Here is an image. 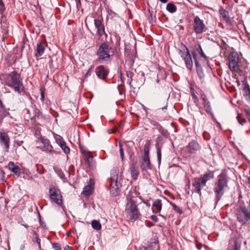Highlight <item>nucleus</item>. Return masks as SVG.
Here are the masks:
<instances>
[{
  "instance_id": "aec40b11",
  "label": "nucleus",
  "mask_w": 250,
  "mask_h": 250,
  "mask_svg": "<svg viewBox=\"0 0 250 250\" xmlns=\"http://www.w3.org/2000/svg\"><path fill=\"white\" fill-rule=\"evenodd\" d=\"M188 151L190 153H193L200 148L199 144L195 141L190 142L187 147Z\"/></svg>"
},
{
  "instance_id": "09e8293b",
  "label": "nucleus",
  "mask_w": 250,
  "mask_h": 250,
  "mask_svg": "<svg viewBox=\"0 0 250 250\" xmlns=\"http://www.w3.org/2000/svg\"><path fill=\"white\" fill-rule=\"evenodd\" d=\"M248 87L249 88H250V85L248 83H247L245 85V86L244 87V90L245 91L247 94H249V90Z\"/></svg>"
},
{
  "instance_id": "052dcab7",
  "label": "nucleus",
  "mask_w": 250,
  "mask_h": 250,
  "mask_svg": "<svg viewBox=\"0 0 250 250\" xmlns=\"http://www.w3.org/2000/svg\"><path fill=\"white\" fill-rule=\"evenodd\" d=\"M25 228H28L29 227V226L27 225H24V224H23L22 225Z\"/></svg>"
},
{
  "instance_id": "c85d7f7f",
  "label": "nucleus",
  "mask_w": 250,
  "mask_h": 250,
  "mask_svg": "<svg viewBox=\"0 0 250 250\" xmlns=\"http://www.w3.org/2000/svg\"><path fill=\"white\" fill-rule=\"evenodd\" d=\"M166 9L170 13H173L176 11L177 7L172 3H168L167 5Z\"/></svg>"
},
{
  "instance_id": "a878e982",
  "label": "nucleus",
  "mask_w": 250,
  "mask_h": 250,
  "mask_svg": "<svg viewBox=\"0 0 250 250\" xmlns=\"http://www.w3.org/2000/svg\"><path fill=\"white\" fill-rule=\"evenodd\" d=\"M9 115V113L4 106L0 107V124L2 123L3 119Z\"/></svg>"
},
{
  "instance_id": "f8f14e48",
  "label": "nucleus",
  "mask_w": 250,
  "mask_h": 250,
  "mask_svg": "<svg viewBox=\"0 0 250 250\" xmlns=\"http://www.w3.org/2000/svg\"><path fill=\"white\" fill-rule=\"evenodd\" d=\"M206 186L203 181L199 178H195L192 180V192H196L201 195V188Z\"/></svg>"
},
{
  "instance_id": "393cba45",
  "label": "nucleus",
  "mask_w": 250,
  "mask_h": 250,
  "mask_svg": "<svg viewBox=\"0 0 250 250\" xmlns=\"http://www.w3.org/2000/svg\"><path fill=\"white\" fill-rule=\"evenodd\" d=\"M131 174L132 178L136 180L138 176L139 171L137 167H136V163H133L131 165Z\"/></svg>"
},
{
  "instance_id": "49530a36",
  "label": "nucleus",
  "mask_w": 250,
  "mask_h": 250,
  "mask_svg": "<svg viewBox=\"0 0 250 250\" xmlns=\"http://www.w3.org/2000/svg\"><path fill=\"white\" fill-rule=\"evenodd\" d=\"M41 100L42 102L44 100V89L43 88L41 89Z\"/></svg>"
},
{
  "instance_id": "412c9836",
  "label": "nucleus",
  "mask_w": 250,
  "mask_h": 250,
  "mask_svg": "<svg viewBox=\"0 0 250 250\" xmlns=\"http://www.w3.org/2000/svg\"><path fill=\"white\" fill-rule=\"evenodd\" d=\"M219 14L223 17V20L227 23H231V20L229 16L228 11L225 10L224 8H221L219 10Z\"/></svg>"
},
{
  "instance_id": "5701e85b",
  "label": "nucleus",
  "mask_w": 250,
  "mask_h": 250,
  "mask_svg": "<svg viewBox=\"0 0 250 250\" xmlns=\"http://www.w3.org/2000/svg\"><path fill=\"white\" fill-rule=\"evenodd\" d=\"M140 167L143 170H147V169H151L149 159L143 158V161Z\"/></svg>"
},
{
  "instance_id": "680f3d73",
  "label": "nucleus",
  "mask_w": 250,
  "mask_h": 250,
  "mask_svg": "<svg viewBox=\"0 0 250 250\" xmlns=\"http://www.w3.org/2000/svg\"><path fill=\"white\" fill-rule=\"evenodd\" d=\"M154 125H159V123H157V122H155L154 124H153Z\"/></svg>"
},
{
  "instance_id": "c756f323",
  "label": "nucleus",
  "mask_w": 250,
  "mask_h": 250,
  "mask_svg": "<svg viewBox=\"0 0 250 250\" xmlns=\"http://www.w3.org/2000/svg\"><path fill=\"white\" fill-rule=\"evenodd\" d=\"M156 148L157 150V159L159 164H160L161 160V148L162 146H159L158 144L156 145Z\"/></svg>"
},
{
  "instance_id": "f03ea898",
  "label": "nucleus",
  "mask_w": 250,
  "mask_h": 250,
  "mask_svg": "<svg viewBox=\"0 0 250 250\" xmlns=\"http://www.w3.org/2000/svg\"><path fill=\"white\" fill-rule=\"evenodd\" d=\"M228 179L226 175L222 172L218 176V180L214 184L213 188L215 194V201L217 203L224 194L226 188L228 187Z\"/></svg>"
},
{
  "instance_id": "423d86ee",
  "label": "nucleus",
  "mask_w": 250,
  "mask_h": 250,
  "mask_svg": "<svg viewBox=\"0 0 250 250\" xmlns=\"http://www.w3.org/2000/svg\"><path fill=\"white\" fill-rule=\"evenodd\" d=\"M237 218L240 223L245 225L250 219V210L244 206H240L238 209Z\"/></svg>"
},
{
  "instance_id": "6ab92c4d",
  "label": "nucleus",
  "mask_w": 250,
  "mask_h": 250,
  "mask_svg": "<svg viewBox=\"0 0 250 250\" xmlns=\"http://www.w3.org/2000/svg\"><path fill=\"white\" fill-rule=\"evenodd\" d=\"M0 140L4 144V147L7 151L9 147V138L8 136L4 133L0 132Z\"/></svg>"
},
{
  "instance_id": "a211bd4d",
  "label": "nucleus",
  "mask_w": 250,
  "mask_h": 250,
  "mask_svg": "<svg viewBox=\"0 0 250 250\" xmlns=\"http://www.w3.org/2000/svg\"><path fill=\"white\" fill-rule=\"evenodd\" d=\"M202 98L203 101V104L207 113L208 114L212 115L211 107L210 102L207 98L205 94H202Z\"/></svg>"
},
{
  "instance_id": "f257e3e1",
  "label": "nucleus",
  "mask_w": 250,
  "mask_h": 250,
  "mask_svg": "<svg viewBox=\"0 0 250 250\" xmlns=\"http://www.w3.org/2000/svg\"><path fill=\"white\" fill-rule=\"evenodd\" d=\"M96 54L98 56L97 61L99 63H108L112 60L114 51L111 47L104 42L99 47Z\"/></svg>"
},
{
  "instance_id": "338daca9",
  "label": "nucleus",
  "mask_w": 250,
  "mask_h": 250,
  "mask_svg": "<svg viewBox=\"0 0 250 250\" xmlns=\"http://www.w3.org/2000/svg\"><path fill=\"white\" fill-rule=\"evenodd\" d=\"M148 20L150 21V20H151V19H148Z\"/></svg>"
},
{
  "instance_id": "4d7b16f0",
  "label": "nucleus",
  "mask_w": 250,
  "mask_h": 250,
  "mask_svg": "<svg viewBox=\"0 0 250 250\" xmlns=\"http://www.w3.org/2000/svg\"><path fill=\"white\" fill-rule=\"evenodd\" d=\"M161 2L165 3L167 1V0H159Z\"/></svg>"
},
{
  "instance_id": "37998d69",
  "label": "nucleus",
  "mask_w": 250,
  "mask_h": 250,
  "mask_svg": "<svg viewBox=\"0 0 250 250\" xmlns=\"http://www.w3.org/2000/svg\"><path fill=\"white\" fill-rule=\"evenodd\" d=\"M119 148H120V154L121 158L122 160L123 161L124 158V150L123 148L122 145H121V144H119Z\"/></svg>"
},
{
  "instance_id": "8fccbe9b",
  "label": "nucleus",
  "mask_w": 250,
  "mask_h": 250,
  "mask_svg": "<svg viewBox=\"0 0 250 250\" xmlns=\"http://www.w3.org/2000/svg\"><path fill=\"white\" fill-rule=\"evenodd\" d=\"M150 218L153 221L155 222H157L158 221L157 217L155 215H151Z\"/></svg>"
},
{
  "instance_id": "864d4df0",
  "label": "nucleus",
  "mask_w": 250,
  "mask_h": 250,
  "mask_svg": "<svg viewBox=\"0 0 250 250\" xmlns=\"http://www.w3.org/2000/svg\"><path fill=\"white\" fill-rule=\"evenodd\" d=\"M64 250H71V249L70 247L69 246H68V245H66V246L64 247Z\"/></svg>"
},
{
  "instance_id": "9b49d317",
  "label": "nucleus",
  "mask_w": 250,
  "mask_h": 250,
  "mask_svg": "<svg viewBox=\"0 0 250 250\" xmlns=\"http://www.w3.org/2000/svg\"><path fill=\"white\" fill-rule=\"evenodd\" d=\"M80 148L81 152L83 154L84 160L86 164L87 165L88 167L90 169H93L95 168L96 166V162L94 160L93 157L89 152L84 150L82 146H80Z\"/></svg>"
},
{
  "instance_id": "dca6fc26",
  "label": "nucleus",
  "mask_w": 250,
  "mask_h": 250,
  "mask_svg": "<svg viewBox=\"0 0 250 250\" xmlns=\"http://www.w3.org/2000/svg\"><path fill=\"white\" fill-rule=\"evenodd\" d=\"M192 55L193 56V58L195 62V65L196 67V70H197L198 76L200 79H202L204 78L205 75L204 74L203 71L202 70V68L201 65H200L199 62H198V61L197 60L195 52H192Z\"/></svg>"
},
{
  "instance_id": "ea45409f",
  "label": "nucleus",
  "mask_w": 250,
  "mask_h": 250,
  "mask_svg": "<svg viewBox=\"0 0 250 250\" xmlns=\"http://www.w3.org/2000/svg\"><path fill=\"white\" fill-rule=\"evenodd\" d=\"M237 119L239 124L243 125L246 123L247 121L245 118H242L240 116L238 115L237 117Z\"/></svg>"
},
{
  "instance_id": "f3484780",
  "label": "nucleus",
  "mask_w": 250,
  "mask_h": 250,
  "mask_svg": "<svg viewBox=\"0 0 250 250\" xmlns=\"http://www.w3.org/2000/svg\"><path fill=\"white\" fill-rule=\"evenodd\" d=\"M45 46H46L45 42H40L38 43H37V48L35 50V51H36L35 56L36 57H40L43 55V54L44 53V52Z\"/></svg>"
},
{
  "instance_id": "7c9ffc66",
  "label": "nucleus",
  "mask_w": 250,
  "mask_h": 250,
  "mask_svg": "<svg viewBox=\"0 0 250 250\" xmlns=\"http://www.w3.org/2000/svg\"><path fill=\"white\" fill-rule=\"evenodd\" d=\"M144 154L143 158L149 159V146L148 144H146L144 148Z\"/></svg>"
},
{
  "instance_id": "de8ad7c7",
  "label": "nucleus",
  "mask_w": 250,
  "mask_h": 250,
  "mask_svg": "<svg viewBox=\"0 0 250 250\" xmlns=\"http://www.w3.org/2000/svg\"><path fill=\"white\" fill-rule=\"evenodd\" d=\"M34 234L36 235V238H35L36 242L38 244L39 247H41V240L39 239V237L37 236V233H36L35 232Z\"/></svg>"
},
{
  "instance_id": "f704fd0d",
  "label": "nucleus",
  "mask_w": 250,
  "mask_h": 250,
  "mask_svg": "<svg viewBox=\"0 0 250 250\" xmlns=\"http://www.w3.org/2000/svg\"><path fill=\"white\" fill-rule=\"evenodd\" d=\"M159 245L157 242H153L151 246L145 248L144 250H159Z\"/></svg>"
},
{
  "instance_id": "2eb2a0df",
  "label": "nucleus",
  "mask_w": 250,
  "mask_h": 250,
  "mask_svg": "<svg viewBox=\"0 0 250 250\" xmlns=\"http://www.w3.org/2000/svg\"><path fill=\"white\" fill-rule=\"evenodd\" d=\"M94 25L97 29V33L100 37H101L103 34H105L106 37H107V35L105 33L104 25L100 20L95 19Z\"/></svg>"
},
{
  "instance_id": "603ef678",
  "label": "nucleus",
  "mask_w": 250,
  "mask_h": 250,
  "mask_svg": "<svg viewBox=\"0 0 250 250\" xmlns=\"http://www.w3.org/2000/svg\"><path fill=\"white\" fill-rule=\"evenodd\" d=\"M191 94H192V98L196 100H198V97L195 95V94L194 93V92L193 91L191 93Z\"/></svg>"
},
{
  "instance_id": "9d476101",
  "label": "nucleus",
  "mask_w": 250,
  "mask_h": 250,
  "mask_svg": "<svg viewBox=\"0 0 250 250\" xmlns=\"http://www.w3.org/2000/svg\"><path fill=\"white\" fill-rule=\"evenodd\" d=\"M49 197L52 203H54L59 206H61L62 204V196L59 189L56 188L54 187L50 188Z\"/></svg>"
},
{
  "instance_id": "1a4fd4ad",
  "label": "nucleus",
  "mask_w": 250,
  "mask_h": 250,
  "mask_svg": "<svg viewBox=\"0 0 250 250\" xmlns=\"http://www.w3.org/2000/svg\"><path fill=\"white\" fill-rule=\"evenodd\" d=\"M126 211L127 217L130 220L138 218L140 214L135 203L132 200L127 203Z\"/></svg>"
},
{
  "instance_id": "72a5a7b5",
  "label": "nucleus",
  "mask_w": 250,
  "mask_h": 250,
  "mask_svg": "<svg viewBox=\"0 0 250 250\" xmlns=\"http://www.w3.org/2000/svg\"><path fill=\"white\" fill-rule=\"evenodd\" d=\"M195 47L196 49V51L199 54H200L201 56L203 58H204V59H207V57L206 55H205V54L204 53V52L201 48V45L199 44H198L195 46Z\"/></svg>"
},
{
  "instance_id": "6e6d98bb",
  "label": "nucleus",
  "mask_w": 250,
  "mask_h": 250,
  "mask_svg": "<svg viewBox=\"0 0 250 250\" xmlns=\"http://www.w3.org/2000/svg\"><path fill=\"white\" fill-rule=\"evenodd\" d=\"M197 248L198 250H200L202 248V245L201 244L197 245Z\"/></svg>"
},
{
  "instance_id": "3c124183",
  "label": "nucleus",
  "mask_w": 250,
  "mask_h": 250,
  "mask_svg": "<svg viewBox=\"0 0 250 250\" xmlns=\"http://www.w3.org/2000/svg\"><path fill=\"white\" fill-rule=\"evenodd\" d=\"M245 113L250 117V109H244Z\"/></svg>"
},
{
  "instance_id": "cd10ccee",
  "label": "nucleus",
  "mask_w": 250,
  "mask_h": 250,
  "mask_svg": "<svg viewBox=\"0 0 250 250\" xmlns=\"http://www.w3.org/2000/svg\"><path fill=\"white\" fill-rule=\"evenodd\" d=\"M92 187L90 185H87L83 188V193L85 196L90 195L92 192Z\"/></svg>"
},
{
  "instance_id": "c9c22d12",
  "label": "nucleus",
  "mask_w": 250,
  "mask_h": 250,
  "mask_svg": "<svg viewBox=\"0 0 250 250\" xmlns=\"http://www.w3.org/2000/svg\"><path fill=\"white\" fill-rule=\"evenodd\" d=\"M54 138L56 142L59 145L62 146V144L64 142L63 138L60 135H55Z\"/></svg>"
},
{
  "instance_id": "7ed1b4c3",
  "label": "nucleus",
  "mask_w": 250,
  "mask_h": 250,
  "mask_svg": "<svg viewBox=\"0 0 250 250\" xmlns=\"http://www.w3.org/2000/svg\"><path fill=\"white\" fill-rule=\"evenodd\" d=\"M118 171L116 169L113 170L111 173L110 181V192L111 194L116 196L120 191V188L121 187L120 183L121 179L118 176Z\"/></svg>"
},
{
  "instance_id": "e433bc0d",
  "label": "nucleus",
  "mask_w": 250,
  "mask_h": 250,
  "mask_svg": "<svg viewBox=\"0 0 250 250\" xmlns=\"http://www.w3.org/2000/svg\"><path fill=\"white\" fill-rule=\"evenodd\" d=\"M60 146L61 147V148L63 150V152L65 154H68L70 152V148L68 146H66V143L65 142H64L62 146Z\"/></svg>"
},
{
  "instance_id": "4468645a",
  "label": "nucleus",
  "mask_w": 250,
  "mask_h": 250,
  "mask_svg": "<svg viewBox=\"0 0 250 250\" xmlns=\"http://www.w3.org/2000/svg\"><path fill=\"white\" fill-rule=\"evenodd\" d=\"M96 74L99 79L105 80L107 78L108 71L103 65H100L96 69Z\"/></svg>"
},
{
  "instance_id": "13d9d810",
  "label": "nucleus",
  "mask_w": 250,
  "mask_h": 250,
  "mask_svg": "<svg viewBox=\"0 0 250 250\" xmlns=\"http://www.w3.org/2000/svg\"><path fill=\"white\" fill-rule=\"evenodd\" d=\"M2 106H4L3 105V104L2 103V101H1V100H0V107H1Z\"/></svg>"
},
{
  "instance_id": "6e6552de",
  "label": "nucleus",
  "mask_w": 250,
  "mask_h": 250,
  "mask_svg": "<svg viewBox=\"0 0 250 250\" xmlns=\"http://www.w3.org/2000/svg\"><path fill=\"white\" fill-rule=\"evenodd\" d=\"M37 143L38 144L37 147L43 151H45L50 154H52L55 152L50 141L47 139L41 137L38 139Z\"/></svg>"
},
{
  "instance_id": "b1692460",
  "label": "nucleus",
  "mask_w": 250,
  "mask_h": 250,
  "mask_svg": "<svg viewBox=\"0 0 250 250\" xmlns=\"http://www.w3.org/2000/svg\"><path fill=\"white\" fill-rule=\"evenodd\" d=\"M8 167L9 170L13 172L16 175L19 176L21 172L20 168L19 167L16 166L14 165L12 162H10L8 164Z\"/></svg>"
},
{
  "instance_id": "0e129e2a",
  "label": "nucleus",
  "mask_w": 250,
  "mask_h": 250,
  "mask_svg": "<svg viewBox=\"0 0 250 250\" xmlns=\"http://www.w3.org/2000/svg\"><path fill=\"white\" fill-rule=\"evenodd\" d=\"M148 20L150 21V20H151V19H148Z\"/></svg>"
},
{
  "instance_id": "5fc2aeb1",
  "label": "nucleus",
  "mask_w": 250,
  "mask_h": 250,
  "mask_svg": "<svg viewBox=\"0 0 250 250\" xmlns=\"http://www.w3.org/2000/svg\"><path fill=\"white\" fill-rule=\"evenodd\" d=\"M239 249H240V247L238 246L237 245H236L235 246L234 250H239Z\"/></svg>"
},
{
  "instance_id": "4c0bfd02",
  "label": "nucleus",
  "mask_w": 250,
  "mask_h": 250,
  "mask_svg": "<svg viewBox=\"0 0 250 250\" xmlns=\"http://www.w3.org/2000/svg\"><path fill=\"white\" fill-rule=\"evenodd\" d=\"M158 107L162 109H166L167 107V103L166 100L160 102L158 104Z\"/></svg>"
},
{
  "instance_id": "bf43d9fd",
  "label": "nucleus",
  "mask_w": 250,
  "mask_h": 250,
  "mask_svg": "<svg viewBox=\"0 0 250 250\" xmlns=\"http://www.w3.org/2000/svg\"><path fill=\"white\" fill-rule=\"evenodd\" d=\"M189 184H190V181H189V180H188V185H187V186L188 187V189H189Z\"/></svg>"
},
{
  "instance_id": "20e7f679",
  "label": "nucleus",
  "mask_w": 250,
  "mask_h": 250,
  "mask_svg": "<svg viewBox=\"0 0 250 250\" xmlns=\"http://www.w3.org/2000/svg\"><path fill=\"white\" fill-rule=\"evenodd\" d=\"M10 78V81L7 82L5 85L14 88L16 91L20 92L22 89V84L20 80V76L17 72H13L8 75Z\"/></svg>"
},
{
  "instance_id": "e2e57ef3",
  "label": "nucleus",
  "mask_w": 250,
  "mask_h": 250,
  "mask_svg": "<svg viewBox=\"0 0 250 250\" xmlns=\"http://www.w3.org/2000/svg\"><path fill=\"white\" fill-rule=\"evenodd\" d=\"M120 77H121V76H122V73H120Z\"/></svg>"
},
{
  "instance_id": "4be33fe9",
  "label": "nucleus",
  "mask_w": 250,
  "mask_h": 250,
  "mask_svg": "<svg viewBox=\"0 0 250 250\" xmlns=\"http://www.w3.org/2000/svg\"><path fill=\"white\" fill-rule=\"evenodd\" d=\"M214 177V174L211 171H208L203 174L202 176L199 178L203 181L204 184L207 183V182Z\"/></svg>"
},
{
  "instance_id": "0eeeda50",
  "label": "nucleus",
  "mask_w": 250,
  "mask_h": 250,
  "mask_svg": "<svg viewBox=\"0 0 250 250\" xmlns=\"http://www.w3.org/2000/svg\"><path fill=\"white\" fill-rule=\"evenodd\" d=\"M229 68L231 71L238 72L240 70L239 57L236 52H231L229 56Z\"/></svg>"
},
{
  "instance_id": "ddd939ff",
  "label": "nucleus",
  "mask_w": 250,
  "mask_h": 250,
  "mask_svg": "<svg viewBox=\"0 0 250 250\" xmlns=\"http://www.w3.org/2000/svg\"><path fill=\"white\" fill-rule=\"evenodd\" d=\"M205 24L199 17L196 16L194 19V30L197 34H201L204 31Z\"/></svg>"
},
{
  "instance_id": "79ce46f5",
  "label": "nucleus",
  "mask_w": 250,
  "mask_h": 250,
  "mask_svg": "<svg viewBox=\"0 0 250 250\" xmlns=\"http://www.w3.org/2000/svg\"><path fill=\"white\" fill-rule=\"evenodd\" d=\"M126 77L128 78H129L130 79V81H129V84H131V82L132 81V77L133 76L134 74L131 71H126Z\"/></svg>"
},
{
  "instance_id": "c03bdc74",
  "label": "nucleus",
  "mask_w": 250,
  "mask_h": 250,
  "mask_svg": "<svg viewBox=\"0 0 250 250\" xmlns=\"http://www.w3.org/2000/svg\"><path fill=\"white\" fill-rule=\"evenodd\" d=\"M52 247L56 250H61V245L58 243H52Z\"/></svg>"
},
{
  "instance_id": "a18cd8bd",
  "label": "nucleus",
  "mask_w": 250,
  "mask_h": 250,
  "mask_svg": "<svg viewBox=\"0 0 250 250\" xmlns=\"http://www.w3.org/2000/svg\"><path fill=\"white\" fill-rule=\"evenodd\" d=\"M94 67V66L93 65H92L90 67V68L89 69V70L86 72V73L85 74V77H87L88 76H90L91 75L92 71L93 70Z\"/></svg>"
},
{
  "instance_id": "39448f33",
  "label": "nucleus",
  "mask_w": 250,
  "mask_h": 250,
  "mask_svg": "<svg viewBox=\"0 0 250 250\" xmlns=\"http://www.w3.org/2000/svg\"><path fill=\"white\" fill-rule=\"evenodd\" d=\"M179 53L181 58L185 61L188 69L191 70L193 66V61L188 49L185 45H183Z\"/></svg>"
},
{
  "instance_id": "2f4dec72",
  "label": "nucleus",
  "mask_w": 250,
  "mask_h": 250,
  "mask_svg": "<svg viewBox=\"0 0 250 250\" xmlns=\"http://www.w3.org/2000/svg\"><path fill=\"white\" fill-rule=\"evenodd\" d=\"M25 110L26 112V115L25 116V117L26 118H29L31 120L35 121L36 117H39V114L37 115L36 113H35L34 115L31 116L30 111L29 109H26Z\"/></svg>"
},
{
  "instance_id": "bb28decb",
  "label": "nucleus",
  "mask_w": 250,
  "mask_h": 250,
  "mask_svg": "<svg viewBox=\"0 0 250 250\" xmlns=\"http://www.w3.org/2000/svg\"><path fill=\"white\" fill-rule=\"evenodd\" d=\"M162 204L161 200L159 199L156 200L153 203L152 207L155 208L156 212H160L162 209Z\"/></svg>"
},
{
  "instance_id": "473e14b6",
  "label": "nucleus",
  "mask_w": 250,
  "mask_h": 250,
  "mask_svg": "<svg viewBox=\"0 0 250 250\" xmlns=\"http://www.w3.org/2000/svg\"><path fill=\"white\" fill-rule=\"evenodd\" d=\"M92 228L96 230H100L101 229V225L100 222L96 220H94L91 222Z\"/></svg>"
},
{
  "instance_id": "58836bf2",
  "label": "nucleus",
  "mask_w": 250,
  "mask_h": 250,
  "mask_svg": "<svg viewBox=\"0 0 250 250\" xmlns=\"http://www.w3.org/2000/svg\"><path fill=\"white\" fill-rule=\"evenodd\" d=\"M170 205L172 206L173 209L179 214H182L183 213L182 210L175 204L170 203Z\"/></svg>"
},
{
  "instance_id": "69168bd1",
  "label": "nucleus",
  "mask_w": 250,
  "mask_h": 250,
  "mask_svg": "<svg viewBox=\"0 0 250 250\" xmlns=\"http://www.w3.org/2000/svg\"><path fill=\"white\" fill-rule=\"evenodd\" d=\"M148 20L150 21V20H151V19H148Z\"/></svg>"
},
{
  "instance_id": "a19ab883",
  "label": "nucleus",
  "mask_w": 250,
  "mask_h": 250,
  "mask_svg": "<svg viewBox=\"0 0 250 250\" xmlns=\"http://www.w3.org/2000/svg\"><path fill=\"white\" fill-rule=\"evenodd\" d=\"M5 10L4 4L2 0H0V14H3L4 11Z\"/></svg>"
}]
</instances>
